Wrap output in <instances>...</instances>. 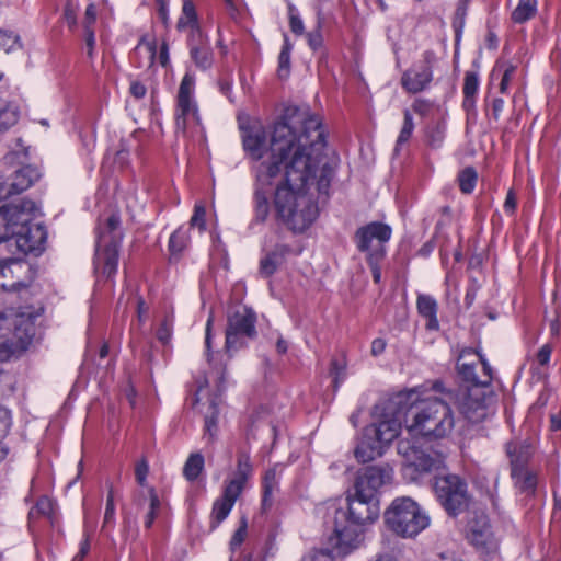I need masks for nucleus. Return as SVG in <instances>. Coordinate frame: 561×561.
Returning <instances> with one entry per match:
<instances>
[{
	"label": "nucleus",
	"mask_w": 561,
	"mask_h": 561,
	"mask_svg": "<svg viewBox=\"0 0 561 561\" xmlns=\"http://www.w3.org/2000/svg\"><path fill=\"white\" fill-rule=\"evenodd\" d=\"M245 483L247 482L238 480V479L232 478V477L228 478L225 481L224 491H222L221 496L234 504L236 501L238 500V497L243 492V490L245 488Z\"/></svg>",
	"instance_id": "37"
},
{
	"label": "nucleus",
	"mask_w": 561,
	"mask_h": 561,
	"mask_svg": "<svg viewBox=\"0 0 561 561\" xmlns=\"http://www.w3.org/2000/svg\"><path fill=\"white\" fill-rule=\"evenodd\" d=\"M414 130V123L412 114L409 110L403 111V125L397 139L394 151L398 153L400 147L408 142Z\"/></svg>",
	"instance_id": "38"
},
{
	"label": "nucleus",
	"mask_w": 561,
	"mask_h": 561,
	"mask_svg": "<svg viewBox=\"0 0 561 561\" xmlns=\"http://www.w3.org/2000/svg\"><path fill=\"white\" fill-rule=\"evenodd\" d=\"M285 118L272 137V160L261 163L256 171L254 211L257 221H265L268 195L283 168L284 179L274 194L276 215L288 229L301 233L319 215L311 188L328 195L337 163L324 153L325 130L316 117L290 108Z\"/></svg>",
	"instance_id": "1"
},
{
	"label": "nucleus",
	"mask_w": 561,
	"mask_h": 561,
	"mask_svg": "<svg viewBox=\"0 0 561 561\" xmlns=\"http://www.w3.org/2000/svg\"><path fill=\"white\" fill-rule=\"evenodd\" d=\"M515 472V476H511L514 481V485L520 492L530 494L534 493L537 486V476L529 468L519 469Z\"/></svg>",
	"instance_id": "27"
},
{
	"label": "nucleus",
	"mask_w": 561,
	"mask_h": 561,
	"mask_svg": "<svg viewBox=\"0 0 561 561\" xmlns=\"http://www.w3.org/2000/svg\"><path fill=\"white\" fill-rule=\"evenodd\" d=\"M393 469L389 465L369 466L358 473L353 489L358 493L377 496L378 490L392 482Z\"/></svg>",
	"instance_id": "17"
},
{
	"label": "nucleus",
	"mask_w": 561,
	"mask_h": 561,
	"mask_svg": "<svg viewBox=\"0 0 561 561\" xmlns=\"http://www.w3.org/2000/svg\"><path fill=\"white\" fill-rule=\"evenodd\" d=\"M35 319L36 318L31 313L15 314L12 320V337L7 339L1 343L7 357L25 351L32 343L36 333Z\"/></svg>",
	"instance_id": "13"
},
{
	"label": "nucleus",
	"mask_w": 561,
	"mask_h": 561,
	"mask_svg": "<svg viewBox=\"0 0 561 561\" xmlns=\"http://www.w3.org/2000/svg\"><path fill=\"white\" fill-rule=\"evenodd\" d=\"M446 126L443 123H438L431 127L427 131V142L430 146L437 148L439 147L445 138Z\"/></svg>",
	"instance_id": "46"
},
{
	"label": "nucleus",
	"mask_w": 561,
	"mask_h": 561,
	"mask_svg": "<svg viewBox=\"0 0 561 561\" xmlns=\"http://www.w3.org/2000/svg\"><path fill=\"white\" fill-rule=\"evenodd\" d=\"M31 222L23 224L19 220L12 239L13 247L15 248L14 253L38 255L44 250V243L47 238L46 230L41 224Z\"/></svg>",
	"instance_id": "12"
},
{
	"label": "nucleus",
	"mask_w": 561,
	"mask_h": 561,
	"mask_svg": "<svg viewBox=\"0 0 561 561\" xmlns=\"http://www.w3.org/2000/svg\"><path fill=\"white\" fill-rule=\"evenodd\" d=\"M289 26L296 35H301L305 31L302 20L295 13V8L289 5Z\"/></svg>",
	"instance_id": "53"
},
{
	"label": "nucleus",
	"mask_w": 561,
	"mask_h": 561,
	"mask_svg": "<svg viewBox=\"0 0 561 561\" xmlns=\"http://www.w3.org/2000/svg\"><path fill=\"white\" fill-rule=\"evenodd\" d=\"M129 93L135 99H142L147 93V88L139 81H133L129 87Z\"/></svg>",
	"instance_id": "62"
},
{
	"label": "nucleus",
	"mask_w": 561,
	"mask_h": 561,
	"mask_svg": "<svg viewBox=\"0 0 561 561\" xmlns=\"http://www.w3.org/2000/svg\"><path fill=\"white\" fill-rule=\"evenodd\" d=\"M516 205H517L516 195L512 190H510L507 192V195H506V198H505V202L503 205L504 210L508 214H513L516 209Z\"/></svg>",
	"instance_id": "63"
},
{
	"label": "nucleus",
	"mask_w": 561,
	"mask_h": 561,
	"mask_svg": "<svg viewBox=\"0 0 561 561\" xmlns=\"http://www.w3.org/2000/svg\"><path fill=\"white\" fill-rule=\"evenodd\" d=\"M18 46H20L18 36L0 32V47H2L5 53L12 51Z\"/></svg>",
	"instance_id": "54"
},
{
	"label": "nucleus",
	"mask_w": 561,
	"mask_h": 561,
	"mask_svg": "<svg viewBox=\"0 0 561 561\" xmlns=\"http://www.w3.org/2000/svg\"><path fill=\"white\" fill-rule=\"evenodd\" d=\"M488 519L484 514H481L478 520L468 522V529L472 533L474 540H479L488 531Z\"/></svg>",
	"instance_id": "47"
},
{
	"label": "nucleus",
	"mask_w": 561,
	"mask_h": 561,
	"mask_svg": "<svg viewBox=\"0 0 561 561\" xmlns=\"http://www.w3.org/2000/svg\"><path fill=\"white\" fill-rule=\"evenodd\" d=\"M391 237V228L381 222H370L359 228L355 233L357 249L362 252H369L381 259L385 255L383 244Z\"/></svg>",
	"instance_id": "14"
},
{
	"label": "nucleus",
	"mask_w": 561,
	"mask_h": 561,
	"mask_svg": "<svg viewBox=\"0 0 561 561\" xmlns=\"http://www.w3.org/2000/svg\"><path fill=\"white\" fill-rule=\"evenodd\" d=\"M255 321V313L247 308L232 313L228 318L226 348H238L244 344V337L253 339L256 335Z\"/></svg>",
	"instance_id": "11"
},
{
	"label": "nucleus",
	"mask_w": 561,
	"mask_h": 561,
	"mask_svg": "<svg viewBox=\"0 0 561 561\" xmlns=\"http://www.w3.org/2000/svg\"><path fill=\"white\" fill-rule=\"evenodd\" d=\"M123 239L121 230V217L116 211L111 213L106 218L100 219L98 228V242L94 259L96 273L111 278L117 272L118 249Z\"/></svg>",
	"instance_id": "3"
},
{
	"label": "nucleus",
	"mask_w": 561,
	"mask_h": 561,
	"mask_svg": "<svg viewBox=\"0 0 561 561\" xmlns=\"http://www.w3.org/2000/svg\"><path fill=\"white\" fill-rule=\"evenodd\" d=\"M211 409H213V412L210 415L205 416V424H204L203 439L206 440L207 444H213L217 439V435H218V420H217L218 411L214 403H211Z\"/></svg>",
	"instance_id": "36"
},
{
	"label": "nucleus",
	"mask_w": 561,
	"mask_h": 561,
	"mask_svg": "<svg viewBox=\"0 0 561 561\" xmlns=\"http://www.w3.org/2000/svg\"><path fill=\"white\" fill-rule=\"evenodd\" d=\"M172 333V322L169 319H164L157 331V337L163 344L170 341Z\"/></svg>",
	"instance_id": "55"
},
{
	"label": "nucleus",
	"mask_w": 561,
	"mask_h": 561,
	"mask_svg": "<svg viewBox=\"0 0 561 561\" xmlns=\"http://www.w3.org/2000/svg\"><path fill=\"white\" fill-rule=\"evenodd\" d=\"M149 495V510L145 516V527L150 528L156 519L157 512L161 506V502L159 500V496L153 488H149L148 490Z\"/></svg>",
	"instance_id": "41"
},
{
	"label": "nucleus",
	"mask_w": 561,
	"mask_h": 561,
	"mask_svg": "<svg viewBox=\"0 0 561 561\" xmlns=\"http://www.w3.org/2000/svg\"><path fill=\"white\" fill-rule=\"evenodd\" d=\"M190 119L196 125H201L196 102L194 100H178L175 112L176 133H182L183 136H186Z\"/></svg>",
	"instance_id": "22"
},
{
	"label": "nucleus",
	"mask_w": 561,
	"mask_h": 561,
	"mask_svg": "<svg viewBox=\"0 0 561 561\" xmlns=\"http://www.w3.org/2000/svg\"><path fill=\"white\" fill-rule=\"evenodd\" d=\"M148 473L149 463L146 458H141L135 466V478L139 485H146Z\"/></svg>",
	"instance_id": "50"
},
{
	"label": "nucleus",
	"mask_w": 561,
	"mask_h": 561,
	"mask_svg": "<svg viewBox=\"0 0 561 561\" xmlns=\"http://www.w3.org/2000/svg\"><path fill=\"white\" fill-rule=\"evenodd\" d=\"M22 267L23 265L18 260L0 261V290L16 291L24 286L14 276V268L21 270Z\"/></svg>",
	"instance_id": "24"
},
{
	"label": "nucleus",
	"mask_w": 561,
	"mask_h": 561,
	"mask_svg": "<svg viewBox=\"0 0 561 561\" xmlns=\"http://www.w3.org/2000/svg\"><path fill=\"white\" fill-rule=\"evenodd\" d=\"M537 12V0H520L512 12L511 19L514 23L523 24L535 16Z\"/></svg>",
	"instance_id": "30"
},
{
	"label": "nucleus",
	"mask_w": 561,
	"mask_h": 561,
	"mask_svg": "<svg viewBox=\"0 0 561 561\" xmlns=\"http://www.w3.org/2000/svg\"><path fill=\"white\" fill-rule=\"evenodd\" d=\"M195 88V78L191 73H185L183 77L179 92H178V100H194L193 93Z\"/></svg>",
	"instance_id": "43"
},
{
	"label": "nucleus",
	"mask_w": 561,
	"mask_h": 561,
	"mask_svg": "<svg viewBox=\"0 0 561 561\" xmlns=\"http://www.w3.org/2000/svg\"><path fill=\"white\" fill-rule=\"evenodd\" d=\"M84 41L87 46V55L92 58L94 46H95V37L93 27H88V31H84Z\"/></svg>",
	"instance_id": "59"
},
{
	"label": "nucleus",
	"mask_w": 561,
	"mask_h": 561,
	"mask_svg": "<svg viewBox=\"0 0 561 561\" xmlns=\"http://www.w3.org/2000/svg\"><path fill=\"white\" fill-rule=\"evenodd\" d=\"M404 427L411 436L444 438L455 426L454 412L448 403L438 398L412 400L405 398Z\"/></svg>",
	"instance_id": "2"
},
{
	"label": "nucleus",
	"mask_w": 561,
	"mask_h": 561,
	"mask_svg": "<svg viewBox=\"0 0 561 561\" xmlns=\"http://www.w3.org/2000/svg\"><path fill=\"white\" fill-rule=\"evenodd\" d=\"M279 465H275L273 468H270L265 471L263 477V499L262 506L264 510L271 507L272 505V494L278 484V469Z\"/></svg>",
	"instance_id": "28"
},
{
	"label": "nucleus",
	"mask_w": 561,
	"mask_h": 561,
	"mask_svg": "<svg viewBox=\"0 0 561 561\" xmlns=\"http://www.w3.org/2000/svg\"><path fill=\"white\" fill-rule=\"evenodd\" d=\"M290 50H291V45L289 44L288 38L285 37L283 48L278 56V76L280 78H286L289 73Z\"/></svg>",
	"instance_id": "42"
},
{
	"label": "nucleus",
	"mask_w": 561,
	"mask_h": 561,
	"mask_svg": "<svg viewBox=\"0 0 561 561\" xmlns=\"http://www.w3.org/2000/svg\"><path fill=\"white\" fill-rule=\"evenodd\" d=\"M347 511H336L335 516L354 526H366L373 524L380 513L378 496L366 495L353 491L347 494Z\"/></svg>",
	"instance_id": "10"
},
{
	"label": "nucleus",
	"mask_w": 561,
	"mask_h": 561,
	"mask_svg": "<svg viewBox=\"0 0 561 561\" xmlns=\"http://www.w3.org/2000/svg\"><path fill=\"white\" fill-rule=\"evenodd\" d=\"M345 369H346V364L344 360L332 359L330 374L333 377V382H334L335 388H337L339 385L344 380Z\"/></svg>",
	"instance_id": "48"
},
{
	"label": "nucleus",
	"mask_w": 561,
	"mask_h": 561,
	"mask_svg": "<svg viewBox=\"0 0 561 561\" xmlns=\"http://www.w3.org/2000/svg\"><path fill=\"white\" fill-rule=\"evenodd\" d=\"M190 226L192 228L197 227L201 231L206 228V208L202 202H198L194 206V213L190 219Z\"/></svg>",
	"instance_id": "44"
},
{
	"label": "nucleus",
	"mask_w": 561,
	"mask_h": 561,
	"mask_svg": "<svg viewBox=\"0 0 561 561\" xmlns=\"http://www.w3.org/2000/svg\"><path fill=\"white\" fill-rule=\"evenodd\" d=\"M434 491L442 506L453 517L458 516L469 507L470 496L467 483L457 474L436 477Z\"/></svg>",
	"instance_id": "8"
},
{
	"label": "nucleus",
	"mask_w": 561,
	"mask_h": 561,
	"mask_svg": "<svg viewBox=\"0 0 561 561\" xmlns=\"http://www.w3.org/2000/svg\"><path fill=\"white\" fill-rule=\"evenodd\" d=\"M432 104L430 101L424 99H416L412 104V110L420 115H426Z\"/></svg>",
	"instance_id": "61"
},
{
	"label": "nucleus",
	"mask_w": 561,
	"mask_h": 561,
	"mask_svg": "<svg viewBox=\"0 0 561 561\" xmlns=\"http://www.w3.org/2000/svg\"><path fill=\"white\" fill-rule=\"evenodd\" d=\"M398 454L404 459L403 476L409 481H417L424 473H428L442 466V457L434 453L427 451L409 439H401L397 446Z\"/></svg>",
	"instance_id": "7"
},
{
	"label": "nucleus",
	"mask_w": 561,
	"mask_h": 561,
	"mask_svg": "<svg viewBox=\"0 0 561 561\" xmlns=\"http://www.w3.org/2000/svg\"><path fill=\"white\" fill-rule=\"evenodd\" d=\"M233 503L220 496L217 499L213 505L211 510V527H217L221 522H224L233 507Z\"/></svg>",
	"instance_id": "33"
},
{
	"label": "nucleus",
	"mask_w": 561,
	"mask_h": 561,
	"mask_svg": "<svg viewBox=\"0 0 561 561\" xmlns=\"http://www.w3.org/2000/svg\"><path fill=\"white\" fill-rule=\"evenodd\" d=\"M204 466V456L201 453H192L184 463L183 476L188 481H195L202 473Z\"/></svg>",
	"instance_id": "31"
},
{
	"label": "nucleus",
	"mask_w": 561,
	"mask_h": 561,
	"mask_svg": "<svg viewBox=\"0 0 561 561\" xmlns=\"http://www.w3.org/2000/svg\"><path fill=\"white\" fill-rule=\"evenodd\" d=\"M11 423L10 411L3 407H0V439L8 435Z\"/></svg>",
	"instance_id": "52"
},
{
	"label": "nucleus",
	"mask_w": 561,
	"mask_h": 561,
	"mask_svg": "<svg viewBox=\"0 0 561 561\" xmlns=\"http://www.w3.org/2000/svg\"><path fill=\"white\" fill-rule=\"evenodd\" d=\"M191 57L195 65L203 70L210 68L213 65V51L209 44L191 49Z\"/></svg>",
	"instance_id": "35"
},
{
	"label": "nucleus",
	"mask_w": 561,
	"mask_h": 561,
	"mask_svg": "<svg viewBox=\"0 0 561 561\" xmlns=\"http://www.w3.org/2000/svg\"><path fill=\"white\" fill-rule=\"evenodd\" d=\"M18 119V106L0 99V133L8 130L10 127L15 125Z\"/></svg>",
	"instance_id": "32"
},
{
	"label": "nucleus",
	"mask_w": 561,
	"mask_h": 561,
	"mask_svg": "<svg viewBox=\"0 0 561 561\" xmlns=\"http://www.w3.org/2000/svg\"><path fill=\"white\" fill-rule=\"evenodd\" d=\"M96 21V9L94 4H89L85 9L83 28L88 31V27H93Z\"/></svg>",
	"instance_id": "58"
},
{
	"label": "nucleus",
	"mask_w": 561,
	"mask_h": 561,
	"mask_svg": "<svg viewBox=\"0 0 561 561\" xmlns=\"http://www.w3.org/2000/svg\"><path fill=\"white\" fill-rule=\"evenodd\" d=\"M516 71V66L510 64L505 70H504V73L502 76V79H501V82H500V92L502 94L506 93L507 92V89H508V85H510V82L514 76Z\"/></svg>",
	"instance_id": "56"
},
{
	"label": "nucleus",
	"mask_w": 561,
	"mask_h": 561,
	"mask_svg": "<svg viewBox=\"0 0 561 561\" xmlns=\"http://www.w3.org/2000/svg\"><path fill=\"white\" fill-rule=\"evenodd\" d=\"M309 561H333V556L330 551L319 550L310 556Z\"/></svg>",
	"instance_id": "64"
},
{
	"label": "nucleus",
	"mask_w": 561,
	"mask_h": 561,
	"mask_svg": "<svg viewBox=\"0 0 561 561\" xmlns=\"http://www.w3.org/2000/svg\"><path fill=\"white\" fill-rule=\"evenodd\" d=\"M385 522L394 534L412 538L430 525L428 515L411 497L394 499L385 512Z\"/></svg>",
	"instance_id": "4"
},
{
	"label": "nucleus",
	"mask_w": 561,
	"mask_h": 561,
	"mask_svg": "<svg viewBox=\"0 0 561 561\" xmlns=\"http://www.w3.org/2000/svg\"><path fill=\"white\" fill-rule=\"evenodd\" d=\"M115 515V505H114V495L113 490L111 489L106 499V507L104 513V525L110 524L114 520Z\"/></svg>",
	"instance_id": "57"
},
{
	"label": "nucleus",
	"mask_w": 561,
	"mask_h": 561,
	"mask_svg": "<svg viewBox=\"0 0 561 561\" xmlns=\"http://www.w3.org/2000/svg\"><path fill=\"white\" fill-rule=\"evenodd\" d=\"M345 519L335 516L333 536L330 538L333 550L339 556H346L357 549L363 541V534Z\"/></svg>",
	"instance_id": "18"
},
{
	"label": "nucleus",
	"mask_w": 561,
	"mask_h": 561,
	"mask_svg": "<svg viewBox=\"0 0 561 561\" xmlns=\"http://www.w3.org/2000/svg\"><path fill=\"white\" fill-rule=\"evenodd\" d=\"M277 266V254L275 252L268 253L260 261V274L264 277H268L276 272Z\"/></svg>",
	"instance_id": "45"
},
{
	"label": "nucleus",
	"mask_w": 561,
	"mask_h": 561,
	"mask_svg": "<svg viewBox=\"0 0 561 561\" xmlns=\"http://www.w3.org/2000/svg\"><path fill=\"white\" fill-rule=\"evenodd\" d=\"M551 356V347L548 344L541 346L536 355V360L540 366H546Z\"/></svg>",
	"instance_id": "60"
},
{
	"label": "nucleus",
	"mask_w": 561,
	"mask_h": 561,
	"mask_svg": "<svg viewBox=\"0 0 561 561\" xmlns=\"http://www.w3.org/2000/svg\"><path fill=\"white\" fill-rule=\"evenodd\" d=\"M479 89V77L476 72L468 71L463 79V107L469 110L474 106V98Z\"/></svg>",
	"instance_id": "29"
},
{
	"label": "nucleus",
	"mask_w": 561,
	"mask_h": 561,
	"mask_svg": "<svg viewBox=\"0 0 561 561\" xmlns=\"http://www.w3.org/2000/svg\"><path fill=\"white\" fill-rule=\"evenodd\" d=\"M190 36H188V46L190 50L194 47H201L204 45H208L209 41L202 32L199 25H195L194 27L190 28Z\"/></svg>",
	"instance_id": "49"
},
{
	"label": "nucleus",
	"mask_w": 561,
	"mask_h": 561,
	"mask_svg": "<svg viewBox=\"0 0 561 561\" xmlns=\"http://www.w3.org/2000/svg\"><path fill=\"white\" fill-rule=\"evenodd\" d=\"M188 243V236L185 230L179 228L169 240V250L172 255H180Z\"/></svg>",
	"instance_id": "39"
},
{
	"label": "nucleus",
	"mask_w": 561,
	"mask_h": 561,
	"mask_svg": "<svg viewBox=\"0 0 561 561\" xmlns=\"http://www.w3.org/2000/svg\"><path fill=\"white\" fill-rule=\"evenodd\" d=\"M383 446L375 439L373 435L367 436L366 431L364 437L355 449V457L358 461L365 463L381 456Z\"/></svg>",
	"instance_id": "25"
},
{
	"label": "nucleus",
	"mask_w": 561,
	"mask_h": 561,
	"mask_svg": "<svg viewBox=\"0 0 561 561\" xmlns=\"http://www.w3.org/2000/svg\"><path fill=\"white\" fill-rule=\"evenodd\" d=\"M294 108L300 112H307L309 116L316 117L321 124V118L319 115L310 112L309 107H298V106H287L284 110L283 115L274 123L271 131V137H273L275 127L280 122L285 121L287 111ZM242 131V144L244 151L255 161H260L255 167V172L257 168L263 162H270L272 160V138H270V142L267 145L266 131L263 126L260 124H253L251 126L244 127L241 126Z\"/></svg>",
	"instance_id": "6"
},
{
	"label": "nucleus",
	"mask_w": 561,
	"mask_h": 561,
	"mask_svg": "<svg viewBox=\"0 0 561 561\" xmlns=\"http://www.w3.org/2000/svg\"><path fill=\"white\" fill-rule=\"evenodd\" d=\"M492 367L483 362V381L470 385L459 399V409L463 416L473 423L482 422L492 412L495 393L491 388Z\"/></svg>",
	"instance_id": "5"
},
{
	"label": "nucleus",
	"mask_w": 561,
	"mask_h": 561,
	"mask_svg": "<svg viewBox=\"0 0 561 561\" xmlns=\"http://www.w3.org/2000/svg\"><path fill=\"white\" fill-rule=\"evenodd\" d=\"M477 178L478 175L473 168L468 167L463 169L458 176L459 187L461 192L465 194H470L476 186Z\"/></svg>",
	"instance_id": "40"
},
{
	"label": "nucleus",
	"mask_w": 561,
	"mask_h": 561,
	"mask_svg": "<svg viewBox=\"0 0 561 561\" xmlns=\"http://www.w3.org/2000/svg\"><path fill=\"white\" fill-rule=\"evenodd\" d=\"M253 474L250 450L240 448L237 451V465L232 478L247 482Z\"/></svg>",
	"instance_id": "26"
},
{
	"label": "nucleus",
	"mask_w": 561,
	"mask_h": 561,
	"mask_svg": "<svg viewBox=\"0 0 561 561\" xmlns=\"http://www.w3.org/2000/svg\"><path fill=\"white\" fill-rule=\"evenodd\" d=\"M417 312L426 320L425 328L431 331L439 329L437 319L438 305L435 298L430 295L420 294L416 299Z\"/></svg>",
	"instance_id": "23"
},
{
	"label": "nucleus",
	"mask_w": 561,
	"mask_h": 561,
	"mask_svg": "<svg viewBox=\"0 0 561 561\" xmlns=\"http://www.w3.org/2000/svg\"><path fill=\"white\" fill-rule=\"evenodd\" d=\"M505 451L510 459L511 476H515L519 469L529 468L533 448L527 440H511L505 445Z\"/></svg>",
	"instance_id": "21"
},
{
	"label": "nucleus",
	"mask_w": 561,
	"mask_h": 561,
	"mask_svg": "<svg viewBox=\"0 0 561 561\" xmlns=\"http://www.w3.org/2000/svg\"><path fill=\"white\" fill-rule=\"evenodd\" d=\"M394 404L397 405V409L391 415L386 413L383 419L377 424L366 427V435H373L382 446L388 445L396 439L400 434L402 424L404 425L405 403L403 398L398 397Z\"/></svg>",
	"instance_id": "15"
},
{
	"label": "nucleus",
	"mask_w": 561,
	"mask_h": 561,
	"mask_svg": "<svg viewBox=\"0 0 561 561\" xmlns=\"http://www.w3.org/2000/svg\"><path fill=\"white\" fill-rule=\"evenodd\" d=\"M247 536V520L242 519L239 528L234 531L230 540V549L236 550L244 541Z\"/></svg>",
	"instance_id": "51"
},
{
	"label": "nucleus",
	"mask_w": 561,
	"mask_h": 561,
	"mask_svg": "<svg viewBox=\"0 0 561 561\" xmlns=\"http://www.w3.org/2000/svg\"><path fill=\"white\" fill-rule=\"evenodd\" d=\"M37 213V205L31 199H21L2 206L0 208V243L7 242L9 249L13 251L12 239L19 220L28 224Z\"/></svg>",
	"instance_id": "9"
},
{
	"label": "nucleus",
	"mask_w": 561,
	"mask_h": 561,
	"mask_svg": "<svg viewBox=\"0 0 561 561\" xmlns=\"http://www.w3.org/2000/svg\"><path fill=\"white\" fill-rule=\"evenodd\" d=\"M39 171L32 165H25L19 169L13 174L10 183H3L0 181V186L5 187L1 199L7 198L12 194L22 193L32 186L39 179Z\"/></svg>",
	"instance_id": "20"
},
{
	"label": "nucleus",
	"mask_w": 561,
	"mask_h": 561,
	"mask_svg": "<svg viewBox=\"0 0 561 561\" xmlns=\"http://www.w3.org/2000/svg\"><path fill=\"white\" fill-rule=\"evenodd\" d=\"M197 23V14L195 11L194 3L191 0H184L182 8V15L180 16L176 27L180 31L192 28Z\"/></svg>",
	"instance_id": "34"
},
{
	"label": "nucleus",
	"mask_w": 561,
	"mask_h": 561,
	"mask_svg": "<svg viewBox=\"0 0 561 561\" xmlns=\"http://www.w3.org/2000/svg\"><path fill=\"white\" fill-rule=\"evenodd\" d=\"M435 61V54L426 50L422 55V65H415L411 69L403 72L401 84L409 93H419L425 90L433 80L432 66Z\"/></svg>",
	"instance_id": "16"
},
{
	"label": "nucleus",
	"mask_w": 561,
	"mask_h": 561,
	"mask_svg": "<svg viewBox=\"0 0 561 561\" xmlns=\"http://www.w3.org/2000/svg\"><path fill=\"white\" fill-rule=\"evenodd\" d=\"M483 362L488 363L482 354L473 348H465L458 357L457 371L465 381L478 385L483 381Z\"/></svg>",
	"instance_id": "19"
}]
</instances>
